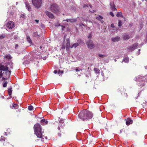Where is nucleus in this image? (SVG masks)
I'll return each mask as SVG.
<instances>
[{
    "instance_id": "nucleus-14",
    "label": "nucleus",
    "mask_w": 147,
    "mask_h": 147,
    "mask_svg": "<svg viewBox=\"0 0 147 147\" xmlns=\"http://www.w3.org/2000/svg\"><path fill=\"white\" fill-rule=\"evenodd\" d=\"M110 5L111 6V9L113 11H115L117 10L116 8L115 7V5H114V3H110Z\"/></svg>"
},
{
    "instance_id": "nucleus-59",
    "label": "nucleus",
    "mask_w": 147,
    "mask_h": 147,
    "mask_svg": "<svg viewBox=\"0 0 147 147\" xmlns=\"http://www.w3.org/2000/svg\"><path fill=\"white\" fill-rule=\"evenodd\" d=\"M90 7H92V6L90 5Z\"/></svg>"
},
{
    "instance_id": "nucleus-31",
    "label": "nucleus",
    "mask_w": 147,
    "mask_h": 147,
    "mask_svg": "<svg viewBox=\"0 0 147 147\" xmlns=\"http://www.w3.org/2000/svg\"><path fill=\"white\" fill-rule=\"evenodd\" d=\"M28 109L30 111H32L33 109V107L32 106L30 105L28 106Z\"/></svg>"
},
{
    "instance_id": "nucleus-48",
    "label": "nucleus",
    "mask_w": 147,
    "mask_h": 147,
    "mask_svg": "<svg viewBox=\"0 0 147 147\" xmlns=\"http://www.w3.org/2000/svg\"><path fill=\"white\" fill-rule=\"evenodd\" d=\"M91 37H92V36H91V34L89 35L88 36V38L90 39L91 38Z\"/></svg>"
},
{
    "instance_id": "nucleus-34",
    "label": "nucleus",
    "mask_w": 147,
    "mask_h": 147,
    "mask_svg": "<svg viewBox=\"0 0 147 147\" xmlns=\"http://www.w3.org/2000/svg\"><path fill=\"white\" fill-rule=\"evenodd\" d=\"M122 25V22L121 20H118V26H119L120 27Z\"/></svg>"
},
{
    "instance_id": "nucleus-22",
    "label": "nucleus",
    "mask_w": 147,
    "mask_h": 147,
    "mask_svg": "<svg viewBox=\"0 0 147 147\" xmlns=\"http://www.w3.org/2000/svg\"><path fill=\"white\" fill-rule=\"evenodd\" d=\"M79 45L78 43L77 42L74 44L72 46H71L70 48H72L73 47H74V48H76V47Z\"/></svg>"
},
{
    "instance_id": "nucleus-62",
    "label": "nucleus",
    "mask_w": 147,
    "mask_h": 147,
    "mask_svg": "<svg viewBox=\"0 0 147 147\" xmlns=\"http://www.w3.org/2000/svg\"><path fill=\"white\" fill-rule=\"evenodd\" d=\"M11 69H12V68H12V67H11Z\"/></svg>"
},
{
    "instance_id": "nucleus-7",
    "label": "nucleus",
    "mask_w": 147,
    "mask_h": 147,
    "mask_svg": "<svg viewBox=\"0 0 147 147\" xmlns=\"http://www.w3.org/2000/svg\"><path fill=\"white\" fill-rule=\"evenodd\" d=\"M34 131H41V126L40 124L36 123L34 125Z\"/></svg>"
},
{
    "instance_id": "nucleus-9",
    "label": "nucleus",
    "mask_w": 147,
    "mask_h": 147,
    "mask_svg": "<svg viewBox=\"0 0 147 147\" xmlns=\"http://www.w3.org/2000/svg\"><path fill=\"white\" fill-rule=\"evenodd\" d=\"M138 45V44L137 43H134L132 46L129 47L128 48L127 50L130 51H131L136 49Z\"/></svg>"
},
{
    "instance_id": "nucleus-51",
    "label": "nucleus",
    "mask_w": 147,
    "mask_h": 147,
    "mask_svg": "<svg viewBox=\"0 0 147 147\" xmlns=\"http://www.w3.org/2000/svg\"><path fill=\"white\" fill-rule=\"evenodd\" d=\"M66 21L67 22H69V19H67L66 20Z\"/></svg>"
},
{
    "instance_id": "nucleus-21",
    "label": "nucleus",
    "mask_w": 147,
    "mask_h": 147,
    "mask_svg": "<svg viewBox=\"0 0 147 147\" xmlns=\"http://www.w3.org/2000/svg\"><path fill=\"white\" fill-rule=\"evenodd\" d=\"M116 16L118 17H121L123 18L124 17L122 15V13L121 12H117L116 14Z\"/></svg>"
},
{
    "instance_id": "nucleus-41",
    "label": "nucleus",
    "mask_w": 147,
    "mask_h": 147,
    "mask_svg": "<svg viewBox=\"0 0 147 147\" xmlns=\"http://www.w3.org/2000/svg\"><path fill=\"white\" fill-rule=\"evenodd\" d=\"M18 105H16V104H14L13 106V107H16V109L18 107Z\"/></svg>"
},
{
    "instance_id": "nucleus-19",
    "label": "nucleus",
    "mask_w": 147,
    "mask_h": 147,
    "mask_svg": "<svg viewBox=\"0 0 147 147\" xmlns=\"http://www.w3.org/2000/svg\"><path fill=\"white\" fill-rule=\"evenodd\" d=\"M77 42L78 43L79 45H80L83 46L84 45V41L82 40H77Z\"/></svg>"
},
{
    "instance_id": "nucleus-52",
    "label": "nucleus",
    "mask_w": 147,
    "mask_h": 147,
    "mask_svg": "<svg viewBox=\"0 0 147 147\" xmlns=\"http://www.w3.org/2000/svg\"><path fill=\"white\" fill-rule=\"evenodd\" d=\"M76 71H77V72L79 71V70L78 69H76Z\"/></svg>"
},
{
    "instance_id": "nucleus-3",
    "label": "nucleus",
    "mask_w": 147,
    "mask_h": 147,
    "mask_svg": "<svg viewBox=\"0 0 147 147\" xmlns=\"http://www.w3.org/2000/svg\"><path fill=\"white\" fill-rule=\"evenodd\" d=\"M51 10L53 13L58 14L59 13V11L57 4L53 3L51 5L50 7Z\"/></svg>"
},
{
    "instance_id": "nucleus-36",
    "label": "nucleus",
    "mask_w": 147,
    "mask_h": 147,
    "mask_svg": "<svg viewBox=\"0 0 147 147\" xmlns=\"http://www.w3.org/2000/svg\"><path fill=\"white\" fill-rule=\"evenodd\" d=\"M30 61L29 59L26 60L25 61H24L25 63L26 64H29L30 63Z\"/></svg>"
},
{
    "instance_id": "nucleus-37",
    "label": "nucleus",
    "mask_w": 147,
    "mask_h": 147,
    "mask_svg": "<svg viewBox=\"0 0 147 147\" xmlns=\"http://www.w3.org/2000/svg\"><path fill=\"white\" fill-rule=\"evenodd\" d=\"M63 71L62 70H59L58 72V74H63Z\"/></svg>"
},
{
    "instance_id": "nucleus-20",
    "label": "nucleus",
    "mask_w": 147,
    "mask_h": 147,
    "mask_svg": "<svg viewBox=\"0 0 147 147\" xmlns=\"http://www.w3.org/2000/svg\"><path fill=\"white\" fill-rule=\"evenodd\" d=\"M8 91L9 95L10 96V98H11L12 96H11V95L12 93V89L11 87L8 89Z\"/></svg>"
},
{
    "instance_id": "nucleus-6",
    "label": "nucleus",
    "mask_w": 147,
    "mask_h": 147,
    "mask_svg": "<svg viewBox=\"0 0 147 147\" xmlns=\"http://www.w3.org/2000/svg\"><path fill=\"white\" fill-rule=\"evenodd\" d=\"M34 134L38 138H40L41 141L44 142V138H43L42 133L41 131H34Z\"/></svg>"
},
{
    "instance_id": "nucleus-1",
    "label": "nucleus",
    "mask_w": 147,
    "mask_h": 147,
    "mask_svg": "<svg viewBox=\"0 0 147 147\" xmlns=\"http://www.w3.org/2000/svg\"><path fill=\"white\" fill-rule=\"evenodd\" d=\"M8 69L7 65L0 64V79L2 78V80H7L10 77L11 71H8Z\"/></svg>"
},
{
    "instance_id": "nucleus-2",
    "label": "nucleus",
    "mask_w": 147,
    "mask_h": 147,
    "mask_svg": "<svg viewBox=\"0 0 147 147\" xmlns=\"http://www.w3.org/2000/svg\"><path fill=\"white\" fill-rule=\"evenodd\" d=\"M92 113L89 111H82L79 114L78 117L83 121H87L92 118Z\"/></svg>"
},
{
    "instance_id": "nucleus-50",
    "label": "nucleus",
    "mask_w": 147,
    "mask_h": 147,
    "mask_svg": "<svg viewBox=\"0 0 147 147\" xmlns=\"http://www.w3.org/2000/svg\"><path fill=\"white\" fill-rule=\"evenodd\" d=\"M35 21L37 23H38L39 22V20H35Z\"/></svg>"
},
{
    "instance_id": "nucleus-24",
    "label": "nucleus",
    "mask_w": 147,
    "mask_h": 147,
    "mask_svg": "<svg viewBox=\"0 0 147 147\" xmlns=\"http://www.w3.org/2000/svg\"><path fill=\"white\" fill-rule=\"evenodd\" d=\"M41 122L42 123L44 122L45 123V125L47 124L48 123V121L47 119H43L41 121Z\"/></svg>"
},
{
    "instance_id": "nucleus-5",
    "label": "nucleus",
    "mask_w": 147,
    "mask_h": 147,
    "mask_svg": "<svg viewBox=\"0 0 147 147\" xmlns=\"http://www.w3.org/2000/svg\"><path fill=\"white\" fill-rule=\"evenodd\" d=\"M0 140L1 141L2 140L4 141L3 143V145L5 147H14L13 145H12L9 143L7 142V141H5V138L4 137L1 136V138H0Z\"/></svg>"
},
{
    "instance_id": "nucleus-42",
    "label": "nucleus",
    "mask_w": 147,
    "mask_h": 147,
    "mask_svg": "<svg viewBox=\"0 0 147 147\" xmlns=\"http://www.w3.org/2000/svg\"><path fill=\"white\" fill-rule=\"evenodd\" d=\"M111 27H112V28H114L115 27L113 23H112L111 24Z\"/></svg>"
},
{
    "instance_id": "nucleus-29",
    "label": "nucleus",
    "mask_w": 147,
    "mask_h": 147,
    "mask_svg": "<svg viewBox=\"0 0 147 147\" xmlns=\"http://www.w3.org/2000/svg\"><path fill=\"white\" fill-rule=\"evenodd\" d=\"M77 21V19H69V22H75Z\"/></svg>"
},
{
    "instance_id": "nucleus-26",
    "label": "nucleus",
    "mask_w": 147,
    "mask_h": 147,
    "mask_svg": "<svg viewBox=\"0 0 147 147\" xmlns=\"http://www.w3.org/2000/svg\"><path fill=\"white\" fill-rule=\"evenodd\" d=\"M123 61L125 63H127L129 61V58L128 57H125L123 59Z\"/></svg>"
},
{
    "instance_id": "nucleus-32",
    "label": "nucleus",
    "mask_w": 147,
    "mask_h": 147,
    "mask_svg": "<svg viewBox=\"0 0 147 147\" xmlns=\"http://www.w3.org/2000/svg\"><path fill=\"white\" fill-rule=\"evenodd\" d=\"M5 34H3L1 35L0 36V40H2L5 38Z\"/></svg>"
},
{
    "instance_id": "nucleus-16",
    "label": "nucleus",
    "mask_w": 147,
    "mask_h": 147,
    "mask_svg": "<svg viewBox=\"0 0 147 147\" xmlns=\"http://www.w3.org/2000/svg\"><path fill=\"white\" fill-rule=\"evenodd\" d=\"M111 40L113 42H117L120 40V38L119 36H116L115 38H113Z\"/></svg>"
},
{
    "instance_id": "nucleus-8",
    "label": "nucleus",
    "mask_w": 147,
    "mask_h": 147,
    "mask_svg": "<svg viewBox=\"0 0 147 147\" xmlns=\"http://www.w3.org/2000/svg\"><path fill=\"white\" fill-rule=\"evenodd\" d=\"M86 43L89 49H92L94 48V45L93 44L91 40H89Z\"/></svg>"
},
{
    "instance_id": "nucleus-12",
    "label": "nucleus",
    "mask_w": 147,
    "mask_h": 147,
    "mask_svg": "<svg viewBox=\"0 0 147 147\" xmlns=\"http://www.w3.org/2000/svg\"><path fill=\"white\" fill-rule=\"evenodd\" d=\"M46 14L50 18H54V15L48 11H45Z\"/></svg>"
},
{
    "instance_id": "nucleus-28",
    "label": "nucleus",
    "mask_w": 147,
    "mask_h": 147,
    "mask_svg": "<svg viewBox=\"0 0 147 147\" xmlns=\"http://www.w3.org/2000/svg\"><path fill=\"white\" fill-rule=\"evenodd\" d=\"M33 36H34L36 37L37 38H38L39 36L38 35L37 32H34L33 33Z\"/></svg>"
},
{
    "instance_id": "nucleus-35",
    "label": "nucleus",
    "mask_w": 147,
    "mask_h": 147,
    "mask_svg": "<svg viewBox=\"0 0 147 147\" xmlns=\"http://www.w3.org/2000/svg\"><path fill=\"white\" fill-rule=\"evenodd\" d=\"M64 122V120L63 119H60L59 121V123H62V124H63V123Z\"/></svg>"
},
{
    "instance_id": "nucleus-47",
    "label": "nucleus",
    "mask_w": 147,
    "mask_h": 147,
    "mask_svg": "<svg viewBox=\"0 0 147 147\" xmlns=\"http://www.w3.org/2000/svg\"><path fill=\"white\" fill-rule=\"evenodd\" d=\"M61 26L62 27V30H63L64 28H65V26Z\"/></svg>"
},
{
    "instance_id": "nucleus-45",
    "label": "nucleus",
    "mask_w": 147,
    "mask_h": 147,
    "mask_svg": "<svg viewBox=\"0 0 147 147\" xmlns=\"http://www.w3.org/2000/svg\"><path fill=\"white\" fill-rule=\"evenodd\" d=\"M55 26H60V25L59 24H56L55 25Z\"/></svg>"
},
{
    "instance_id": "nucleus-10",
    "label": "nucleus",
    "mask_w": 147,
    "mask_h": 147,
    "mask_svg": "<svg viewBox=\"0 0 147 147\" xmlns=\"http://www.w3.org/2000/svg\"><path fill=\"white\" fill-rule=\"evenodd\" d=\"M6 26L8 28L12 29L15 27V24L12 21H9L7 23Z\"/></svg>"
},
{
    "instance_id": "nucleus-46",
    "label": "nucleus",
    "mask_w": 147,
    "mask_h": 147,
    "mask_svg": "<svg viewBox=\"0 0 147 147\" xmlns=\"http://www.w3.org/2000/svg\"><path fill=\"white\" fill-rule=\"evenodd\" d=\"M18 47V44H16L15 45V48L16 49L17 47Z\"/></svg>"
},
{
    "instance_id": "nucleus-57",
    "label": "nucleus",
    "mask_w": 147,
    "mask_h": 147,
    "mask_svg": "<svg viewBox=\"0 0 147 147\" xmlns=\"http://www.w3.org/2000/svg\"><path fill=\"white\" fill-rule=\"evenodd\" d=\"M17 38V37H15V36H14V38Z\"/></svg>"
},
{
    "instance_id": "nucleus-23",
    "label": "nucleus",
    "mask_w": 147,
    "mask_h": 147,
    "mask_svg": "<svg viewBox=\"0 0 147 147\" xmlns=\"http://www.w3.org/2000/svg\"><path fill=\"white\" fill-rule=\"evenodd\" d=\"M129 38V36L128 35H126L123 36V38L124 40H127Z\"/></svg>"
},
{
    "instance_id": "nucleus-61",
    "label": "nucleus",
    "mask_w": 147,
    "mask_h": 147,
    "mask_svg": "<svg viewBox=\"0 0 147 147\" xmlns=\"http://www.w3.org/2000/svg\"><path fill=\"white\" fill-rule=\"evenodd\" d=\"M45 138H46V139H47V137H45Z\"/></svg>"
},
{
    "instance_id": "nucleus-25",
    "label": "nucleus",
    "mask_w": 147,
    "mask_h": 147,
    "mask_svg": "<svg viewBox=\"0 0 147 147\" xmlns=\"http://www.w3.org/2000/svg\"><path fill=\"white\" fill-rule=\"evenodd\" d=\"M20 18L22 19H25L26 17L25 14L24 13H23L21 14L20 16Z\"/></svg>"
},
{
    "instance_id": "nucleus-44",
    "label": "nucleus",
    "mask_w": 147,
    "mask_h": 147,
    "mask_svg": "<svg viewBox=\"0 0 147 147\" xmlns=\"http://www.w3.org/2000/svg\"><path fill=\"white\" fill-rule=\"evenodd\" d=\"M58 71H57V70H55L54 71V73L55 74H56L57 73H58Z\"/></svg>"
},
{
    "instance_id": "nucleus-11",
    "label": "nucleus",
    "mask_w": 147,
    "mask_h": 147,
    "mask_svg": "<svg viewBox=\"0 0 147 147\" xmlns=\"http://www.w3.org/2000/svg\"><path fill=\"white\" fill-rule=\"evenodd\" d=\"M58 129L59 130H60V132H62V133H64V129H63V125L60 123H58Z\"/></svg>"
},
{
    "instance_id": "nucleus-15",
    "label": "nucleus",
    "mask_w": 147,
    "mask_h": 147,
    "mask_svg": "<svg viewBox=\"0 0 147 147\" xmlns=\"http://www.w3.org/2000/svg\"><path fill=\"white\" fill-rule=\"evenodd\" d=\"M67 43L66 45V49H69V47L70 48V43L69 39L68 38L66 39Z\"/></svg>"
},
{
    "instance_id": "nucleus-58",
    "label": "nucleus",
    "mask_w": 147,
    "mask_h": 147,
    "mask_svg": "<svg viewBox=\"0 0 147 147\" xmlns=\"http://www.w3.org/2000/svg\"><path fill=\"white\" fill-rule=\"evenodd\" d=\"M140 51V49H139L138 50V51Z\"/></svg>"
},
{
    "instance_id": "nucleus-33",
    "label": "nucleus",
    "mask_w": 147,
    "mask_h": 147,
    "mask_svg": "<svg viewBox=\"0 0 147 147\" xmlns=\"http://www.w3.org/2000/svg\"><path fill=\"white\" fill-rule=\"evenodd\" d=\"M7 82L6 81L3 84V87L5 88L7 87Z\"/></svg>"
},
{
    "instance_id": "nucleus-18",
    "label": "nucleus",
    "mask_w": 147,
    "mask_h": 147,
    "mask_svg": "<svg viewBox=\"0 0 147 147\" xmlns=\"http://www.w3.org/2000/svg\"><path fill=\"white\" fill-rule=\"evenodd\" d=\"M96 18L99 20H100L102 23H103V21L102 20L103 19V17L101 16L100 15H99L98 16H97L96 17Z\"/></svg>"
},
{
    "instance_id": "nucleus-13",
    "label": "nucleus",
    "mask_w": 147,
    "mask_h": 147,
    "mask_svg": "<svg viewBox=\"0 0 147 147\" xmlns=\"http://www.w3.org/2000/svg\"><path fill=\"white\" fill-rule=\"evenodd\" d=\"M133 123V120L130 118H128L126 120V124L127 125L132 124Z\"/></svg>"
},
{
    "instance_id": "nucleus-49",
    "label": "nucleus",
    "mask_w": 147,
    "mask_h": 147,
    "mask_svg": "<svg viewBox=\"0 0 147 147\" xmlns=\"http://www.w3.org/2000/svg\"><path fill=\"white\" fill-rule=\"evenodd\" d=\"M80 25L81 26H82V25L83 26H85L84 25V24H82V23L80 24Z\"/></svg>"
},
{
    "instance_id": "nucleus-40",
    "label": "nucleus",
    "mask_w": 147,
    "mask_h": 147,
    "mask_svg": "<svg viewBox=\"0 0 147 147\" xmlns=\"http://www.w3.org/2000/svg\"><path fill=\"white\" fill-rule=\"evenodd\" d=\"M110 15L112 16V17H114V14H113V13L112 12H111L110 13Z\"/></svg>"
},
{
    "instance_id": "nucleus-54",
    "label": "nucleus",
    "mask_w": 147,
    "mask_h": 147,
    "mask_svg": "<svg viewBox=\"0 0 147 147\" xmlns=\"http://www.w3.org/2000/svg\"><path fill=\"white\" fill-rule=\"evenodd\" d=\"M114 61H115V62H116V61H117V60H116V59H114Z\"/></svg>"
},
{
    "instance_id": "nucleus-55",
    "label": "nucleus",
    "mask_w": 147,
    "mask_h": 147,
    "mask_svg": "<svg viewBox=\"0 0 147 147\" xmlns=\"http://www.w3.org/2000/svg\"><path fill=\"white\" fill-rule=\"evenodd\" d=\"M39 48H40V49H41L42 48V47L41 46H40Z\"/></svg>"
},
{
    "instance_id": "nucleus-56",
    "label": "nucleus",
    "mask_w": 147,
    "mask_h": 147,
    "mask_svg": "<svg viewBox=\"0 0 147 147\" xmlns=\"http://www.w3.org/2000/svg\"><path fill=\"white\" fill-rule=\"evenodd\" d=\"M146 42L147 43V36H146Z\"/></svg>"
},
{
    "instance_id": "nucleus-39",
    "label": "nucleus",
    "mask_w": 147,
    "mask_h": 147,
    "mask_svg": "<svg viewBox=\"0 0 147 147\" xmlns=\"http://www.w3.org/2000/svg\"><path fill=\"white\" fill-rule=\"evenodd\" d=\"M98 56L99 57H102V58L104 57H105V55H102V54H99L98 55Z\"/></svg>"
},
{
    "instance_id": "nucleus-60",
    "label": "nucleus",
    "mask_w": 147,
    "mask_h": 147,
    "mask_svg": "<svg viewBox=\"0 0 147 147\" xmlns=\"http://www.w3.org/2000/svg\"><path fill=\"white\" fill-rule=\"evenodd\" d=\"M5 134H6V136L7 135V134H6V133H5Z\"/></svg>"
},
{
    "instance_id": "nucleus-43",
    "label": "nucleus",
    "mask_w": 147,
    "mask_h": 147,
    "mask_svg": "<svg viewBox=\"0 0 147 147\" xmlns=\"http://www.w3.org/2000/svg\"><path fill=\"white\" fill-rule=\"evenodd\" d=\"M88 7V5L87 4H84V6L83 7Z\"/></svg>"
},
{
    "instance_id": "nucleus-17",
    "label": "nucleus",
    "mask_w": 147,
    "mask_h": 147,
    "mask_svg": "<svg viewBox=\"0 0 147 147\" xmlns=\"http://www.w3.org/2000/svg\"><path fill=\"white\" fill-rule=\"evenodd\" d=\"M25 5L26 7L28 9V10L29 11H31V7L28 3L27 2H26L25 3Z\"/></svg>"
},
{
    "instance_id": "nucleus-4",
    "label": "nucleus",
    "mask_w": 147,
    "mask_h": 147,
    "mask_svg": "<svg viewBox=\"0 0 147 147\" xmlns=\"http://www.w3.org/2000/svg\"><path fill=\"white\" fill-rule=\"evenodd\" d=\"M32 1L34 6L37 9L41 6L42 3V0H32Z\"/></svg>"
},
{
    "instance_id": "nucleus-53",
    "label": "nucleus",
    "mask_w": 147,
    "mask_h": 147,
    "mask_svg": "<svg viewBox=\"0 0 147 147\" xmlns=\"http://www.w3.org/2000/svg\"><path fill=\"white\" fill-rule=\"evenodd\" d=\"M59 136H61V134H60V133H59Z\"/></svg>"
},
{
    "instance_id": "nucleus-38",
    "label": "nucleus",
    "mask_w": 147,
    "mask_h": 147,
    "mask_svg": "<svg viewBox=\"0 0 147 147\" xmlns=\"http://www.w3.org/2000/svg\"><path fill=\"white\" fill-rule=\"evenodd\" d=\"M27 40L29 43H30L31 42V40L29 37L27 38Z\"/></svg>"
},
{
    "instance_id": "nucleus-27",
    "label": "nucleus",
    "mask_w": 147,
    "mask_h": 147,
    "mask_svg": "<svg viewBox=\"0 0 147 147\" xmlns=\"http://www.w3.org/2000/svg\"><path fill=\"white\" fill-rule=\"evenodd\" d=\"M94 70L95 73L96 74H98L100 72L99 69L97 68H95Z\"/></svg>"
},
{
    "instance_id": "nucleus-30",
    "label": "nucleus",
    "mask_w": 147,
    "mask_h": 147,
    "mask_svg": "<svg viewBox=\"0 0 147 147\" xmlns=\"http://www.w3.org/2000/svg\"><path fill=\"white\" fill-rule=\"evenodd\" d=\"M5 58L8 59H11V57L10 55H8L5 56Z\"/></svg>"
}]
</instances>
